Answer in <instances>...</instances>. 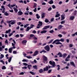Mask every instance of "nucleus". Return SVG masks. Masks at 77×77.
Wrapping results in <instances>:
<instances>
[{"label": "nucleus", "instance_id": "obj_40", "mask_svg": "<svg viewBox=\"0 0 77 77\" xmlns=\"http://www.w3.org/2000/svg\"><path fill=\"white\" fill-rule=\"evenodd\" d=\"M54 40L53 39H51V40L48 42V44H50V43H51V42H53V41Z\"/></svg>", "mask_w": 77, "mask_h": 77}, {"label": "nucleus", "instance_id": "obj_17", "mask_svg": "<svg viewBox=\"0 0 77 77\" xmlns=\"http://www.w3.org/2000/svg\"><path fill=\"white\" fill-rule=\"evenodd\" d=\"M61 20H63L65 19V16L64 15H61Z\"/></svg>", "mask_w": 77, "mask_h": 77}, {"label": "nucleus", "instance_id": "obj_23", "mask_svg": "<svg viewBox=\"0 0 77 77\" xmlns=\"http://www.w3.org/2000/svg\"><path fill=\"white\" fill-rule=\"evenodd\" d=\"M43 71H44V70H43V69H40L39 70V72L40 73H42Z\"/></svg>", "mask_w": 77, "mask_h": 77}, {"label": "nucleus", "instance_id": "obj_43", "mask_svg": "<svg viewBox=\"0 0 77 77\" xmlns=\"http://www.w3.org/2000/svg\"><path fill=\"white\" fill-rule=\"evenodd\" d=\"M6 68L5 66H3L2 67V69H5Z\"/></svg>", "mask_w": 77, "mask_h": 77}, {"label": "nucleus", "instance_id": "obj_12", "mask_svg": "<svg viewBox=\"0 0 77 77\" xmlns=\"http://www.w3.org/2000/svg\"><path fill=\"white\" fill-rule=\"evenodd\" d=\"M38 54V51H35L34 54L33 55V56H36Z\"/></svg>", "mask_w": 77, "mask_h": 77}, {"label": "nucleus", "instance_id": "obj_64", "mask_svg": "<svg viewBox=\"0 0 77 77\" xmlns=\"http://www.w3.org/2000/svg\"><path fill=\"white\" fill-rule=\"evenodd\" d=\"M19 75H24V72H21L19 74Z\"/></svg>", "mask_w": 77, "mask_h": 77}, {"label": "nucleus", "instance_id": "obj_47", "mask_svg": "<svg viewBox=\"0 0 77 77\" xmlns=\"http://www.w3.org/2000/svg\"><path fill=\"white\" fill-rule=\"evenodd\" d=\"M0 62L2 63H3V65L5 64V62H4V61H3V60H1L0 61Z\"/></svg>", "mask_w": 77, "mask_h": 77}, {"label": "nucleus", "instance_id": "obj_27", "mask_svg": "<svg viewBox=\"0 0 77 77\" xmlns=\"http://www.w3.org/2000/svg\"><path fill=\"white\" fill-rule=\"evenodd\" d=\"M22 61V62H28V61L27 59H24Z\"/></svg>", "mask_w": 77, "mask_h": 77}, {"label": "nucleus", "instance_id": "obj_52", "mask_svg": "<svg viewBox=\"0 0 77 77\" xmlns=\"http://www.w3.org/2000/svg\"><path fill=\"white\" fill-rule=\"evenodd\" d=\"M15 37H16V38H19V37H20V35L19 34H17L15 36Z\"/></svg>", "mask_w": 77, "mask_h": 77}, {"label": "nucleus", "instance_id": "obj_10", "mask_svg": "<svg viewBox=\"0 0 77 77\" xmlns=\"http://www.w3.org/2000/svg\"><path fill=\"white\" fill-rule=\"evenodd\" d=\"M75 18V17L74 16H71L69 18L70 20H71V21H73L74 20V19Z\"/></svg>", "mask_w": 77, "mask_h": 77}, {"label": "nucleus", "instance_id": "obj_5", "mask_svg": "<svg viewBox=\"0 0 77 77\" xmlns=\"http://www.w3.org/2000/svg\"><path fill=\"white\" fill-rule=\"evenodd\" d=\"M45 49L47 51H49L50 49V47L48 45H47L45 47Z\"/></svg>", "mask_w": 77, "mask_h": 77}, {"label": "nucleus", "instance_id": "obj_15", "mask_svg": "<svg viewBox=\"0 0 77 77\" xmlns=\"http://www.w3.org/2000/svg\"><path fill=\"white\" fill-rule=\"evenodd\" d=\"M47 32V30H43L41 32V33L42 34L43 33H46Z\"/></svg>", "mask_w": 77, "mask_h": 77}, {"label": "nucleus", "instance_id": "obj_3", "mask_svg": "<svg viewBox=\"0 0 77 77\" xmlns=\"http://www.w3.org/2000/svg\"><path fill=\"white\" fill-rule=\"evenodd\" d=\"M8 23H10L11 25H14L16 23V21L15 20H11L8 21H7Z\"/></svg>", "mask_w": 77, "mask_h": 77}, {"label": "nucleus", "instance_id": "obj_2", "mask_svg": "<svg viewBox=\"0 0 77 77\" xmlns=\"http://www.w3.org/2000/svg\"><path fill=\"white\" fill-rule=\"evenodd\" d=\"M49 63L50 65L52 66L51 68H54L56 66V64H55V62L51 61H50L49 62Z\"/></svg>", "mask_w": 77, "mask_h": 77}, {"label": "nucleus", "instance_id": "obj_36", "mask_svg": "<svg viewBox=\"0 0 77 77\" xmlns=\"http://www.w3.org/2000/svg\"><path fill=\"white\" fill-rule=\"evenodd\" d=\"M25 57H26L27 58H28V59H32V57L30 56H25Z\"/></svg>", "mask_w": 77, "mask_h": 77}, {"label": "nucleus", "instance_id": "obj_46", "mask_svg": "<svg viewBox=\"0 0 77 77\" xmlns=\"http://www.w3.org/2000/svg\"><path fill=\"white\" fill-rule=\"evenodd\" d=\"M23 56L25 57H26V55H27V54L24 52H23Z\"/></svg>", "mask_w": 77, "mask_h": 77}, {"label": "nucleus", "instance_id": "obj_30", "mask_svg": "<svg viewBox=\"0 0 77 77\" xmlns=\"http://www.w3.org/2000/svg\"><path fill=\"white\" fill-rule=\"evenodd\" d=\"M30 27L29 26L27 27L26 29V32L29 31V30H30Z\"/></svg>", "mask_w": 77, "mask_h": 77}, {"label": "nucleus", "instance_id": "obj_32", "mask_svg": "<svg viewBox=\"0 0 77 77\" xmlns=\"http://www.w3.org/2000/svg\"><path fill=\"white\" fill-rule=\"evenodd\" d=\"M60 16V14H58L55 15V17H56V18H57L58 17H59Z\"/></svg>", "mask_w": 77, "mask_h": 77}, {"label": "nucleus", "instance_id": "obj_29", "mask_svg": "<svg viewBox=\"0 0 77 77\" xmlns=\"http://www.w3.org/2000/svg\"><path fill=\"white\" fill-rule=\"evenodd\" d=\"M29 11H26V12L25 13L24 15H29Z\"/></svg>", "mask_w": 77, "mask_h": 77}, {"label": "nucleus", "instance_id": "obj_4", "mask_svg": "<svg viewBox=\"0 0 77 77\" xmlns=\"http://www.w3.org/2000/svg\"><path fill=\"white\" fill-rule=\"evenodd\" d=\"M15 46H14L9 48L8 50L9 53H12V49H15Z\"/></svg>", "mask_w": 77, "mask_h": 77}, {"label": "nucleus", "instance_id": "obj_7", "mask_svg": "<svg viewBox=\"0 0 77 77\" xmlns=\"http://www.w3.org/2000/svg\"><path fill=\"white\" fill-rule=\"evenodd\" d=\"M43 62L44 63H45V62L44 61H45V62H47V57L44 55H43Z\"/></svg>", "mask_w": 77, "mask_h": 77}, {"label": "nucleus", "instance_id": "obj_33", "mask_svg": "<svg viewBox=\"0 0 77 77\" xmlns=\"http://www.w3.org/2000/svg\"><path fill=\"white\" fill-rule=\"evenodd\" d=\"M4 15H5V16H8V15H9V14L7 13V12H5L4 13Z\"/></svg>", "mask_w": 77, "mask_h": 77}, {"label": "nucleus", "instance_id": "obj_53", "mask_svg": "<svg viewBox=\"0 0 77 77\" xmlns=\"http://www.w3.org/2000/svg\"><path fill=\"white\" fill-rule=\"evenodd\" d=\"M58 36L59 37H60V38H62V35H61V34H59L58 35Z\"/></svg>", "mask_w": 77, "mask_h": 77}, {"label": "nucleus", "instance_id": "obj_57", "mask_svg": "<svg viewBox=\"0 0 77 77\" xmlns=\"http://www.w3.org/2000/svg\"><path fill=\"white\" fill-rule=\"evenodd\" d=\"M5 44H8V40H6L5 41Z\"/></svg>", "mask_w": 77, "mask_h": 77}, {"label": "nucleus", "instance_id": "obj_35", "mask_svg": "<svg viewBox=\"0 0 77 77\" xmlns=\"http://www.w3.org/2000/svg\"><path fill=\"white\" fill-rule=\"evenodd\" d=\"M60 23L61 24H63L65 23V20H64L62 21Z\"/></svg>", "mask_w": 77, "mask_h": 77}, {"label": "nucleus", "instance_id": "obj_49", "mask_svg": "<svg viewBox=\"0 0 77 77\" xmlns=\"http://www.w3.org/2000/svg\"><path fill=\"white\" fill-rule=\"evenodd\" d=\"M15 6H16V4H13V5H11V7L12 8H13V7H15Z\"/></svg>", "mask_w": 77, "mask_h": 77}, {"label": "nucleus", "instance_id": "obj_1", "mask_svg": "<svg viewBox=\"0 0 77 77\" xmlns=\"http://www.w3.org/2000/svg\"><path fill=\"white\" fill-rule=\"evenodd\" d=\"M65 40V39L64 38H61L60 39H56L52 43V44H55L56 42H60V41H61V42H64V41Z\"/></svg>", "mask_w": 77, "mask_h": 77}, {"label": "nucleus", "instance_id": "obj_13", "mask_svg": "<svg viewBox=\"0 0 77 77\" xmlns=\"http://www.w3.org/2000/svg\"><path fill=\"white\" fill-rule=\"evenodd\" d=\"M69 57H70V55H69L67 58L65 60L66 61H69Z\"/></svg>", "mask_w": 77, "mask_h": 77}, {"label": "nucleus", "instance_id": "obj_45", "mask_svg": "<svg viewBox=\"0 0 77 77\" xmlns=\"http://www.w3.org/2000/svg\"><path fill=\"white\" fill-rule=\"evenodd\" d=\"M33 67L34 69H37V66H33Z\"/></svg>", "mask_w": 77, "mask_h": 77}, {"label": "nucleus", "instance_id": "obj_62", "mask_svg": "<svg viewBox=\"0 0 77 77\" xmlns=\"http://www.w3.org/2000/svg\"><path fill=\"white\" fill-rule=\"evenodd\" d=\"M12 35H13V33H12L10 34L9 35V37H11V36H12Z\"/></svg>", "mask_w": 77, "mask_h": 77}, {"label": "nucleus", "instance_id": "obj_19", "mask_svg": "<svg viewBox=\"0 0 77 77\" xmlns=\"http://www.w3.org/2000/svg\"><path fill=\"white\" fill-rule=\"evenodd\" d=\"M54 3L53 1V0H51L49 2H48V3L49 4H50V5H51V4H53Z\"/></svg>", "mask_w": 77, "mask_h": 77}, {"label": "nucleus", "instance_id": "obj_20", "mask_svg": "<svg viewBox=\"0 0 77 77\" xmlns=\"http://www.w3.org/2000/svg\"><path fill=\"white\" fill-rule=\"evenodd\" d=\"M70 64L72 66H73L74 67H75V64H74V63L73 62H71L70 63Z\"/></svg>", "mask_w": 77, "mask_h": 77}, {"label": "nucleus", "instance_id": "obj_56", "mask_svg": "<svg viewBox=\"0 0 77 77\" xmlns=\"http://www.w3.org/2000/svg\"><path fill=\"white\" fill-rule=\"evenodd\" d=\"M17 24L19 26H20V24H21V23L20 22H17Z\"/></svg>", "mask_w": 77, "mask_h": 77}, {"label": "nucleus", "instance_id": "obj_25", "mask_svg": "<svg viewBox=\"0 0 77 77\" xmlns=\"http://www.w3.org/2000/svg\"><path fill=\"white\" fill-rule=\"evenodd\" d=\"M36 17L37 19H39V18H40V16H39V14H36Z\"/></svg>", "mask_w": 77, "mask_h": 77}, {"label": "nucleus", "instance_id": "obj_31", "mask_svg": "<svg viewBox=\"0 0 77 77\" xmlns=\"http://www.w3.org/2000/svg\"><path fill=\"white\" fill-rule=\"evenodd\" d=\"M67 55H68L67 54H64L63 55V58H65V57H66L67 56Z\"/></svg>", "mask_w": 77, "mask_h": 77}, {"label": "nucleus", "instance_id": "obj_54", "mask_svg": "<svg viewBox=\"0 0 77 77\" xmlns=\"http://www.w3.org/2000/svg\"><path fill=\"white\" fill-rule=\"evenodd\" d=\"M53 32H54V31H53V30L49 31V32L50 33H53Z\"/></svg>", "mask_w": 77, "mask_h": 77}, {"label": "nucleus", "instance_id": "obj_59", "mask_svg": "<svg viewBox=\"0 0 77 77\" xmlns=\"http://www.w3.org/2000/svg\"><path fill=\"white\" fill-rule=\"evenodd\" d=\"M77 14V11L75 10V13H74V15H76Z\"/></svg>", "mask_w": 77, "mask_h": 77}, {"label": "nucleus", "instance_id": "obj_60", "mask_svg": "<svg viewBox=\"0 0 77 77\" xmlns=\"http://www.w3.org/2000/svg\"><path fill=\"white\" fill-rule=\"evenodd\" d=\"M22 68V69H27V68L26 66H24V67H23Z\"/></svg>", "mask_w": 77, "mask_h": 77}, {"label": "nucleus", "instance_id": "obj_18", "mask_svg": "<svg viewBox=\"0 0 77 77\" xmlns=\"http://www.w3.org/2000/svg\"><path fill=\"white\" fill-rule=\"evenodd\" d=\"M57 55L58 56H59V57H62V54L60 52L58 53Z\"/></svg>", "mask_w": 77, "mask_h": 77}, {"label": "nucleus", "instance_id": "obj_26", "mask_svg": "<svg viewBox=\"0 0 77 77\" xmlns=\"http://www.w3.org/2000/svg\"><path fill=\"white\" fill-rule=\"evenodd\" d=\"M56 42L55 43V44H56V45H59V44H60V45H62V43L60 42Z\"/></svg>", "mask_w": 77, "mask_h": 77}, {"label": "nucleus", "instance_id": "obj_44", "mask_svg": "<svg viewBox=\"0 0 77 77\" xmlns=\"http://www.w3.org/2000/svg\"><path fill=\"white\" fill-rule=\"evenodd\" d=\"M1 8H2L3 9V11L5 10V6L3 5H2L1 6Z\"/></svg>", "mask_w": 77, "mask_h": 77}, {"label": "nucleus", "instance_id": "obj_14", "mask_svg": "<svg viewBox=\"0 0 77 77\" xmlns=\"http://www.w3.org/2000/svg\"><path fill=\"white\" fill-rule=\"evenodd\" d=\"M62 27H63V26L62 25H60L58 26V29H59V30H60L62 28Z\"/></svg>", "mask_w": 77, "mask_h": 77}, {"label": "nucleus", "instance_id": "obj_41", "mask_svg": "<svg viewBox=\"0 0 77 77\" xmlns=\"http://www.w3.org/2000/svg\"><path fill=\"white\" fill-rule=\"evenodd\" d=\"M29 73L30 74H32V75H35V73H34L33 72L30 71V72H29Z\"/></svg>", "mask_w": 77, "mask_h": 77}, {"label": "nucleus", "instance_id": "obj_16", "mask_svg": "<svg viewBox=\"0 0 77 77\" xmlns=\"http://www.w3.org/2000/svg\"><path fill=\"white\" fill-rule=\"evenodd\" d=\"M23 14V13L21 11H19L18 12V15H22Z\"/></svg>", "mask_w": 77, "mask_h": 77}, {"label": "nucleus", "instance_id": "obj_37", "mask_svg": "<svg viewBox=\"0 0 77 77\" xmlns=\"http://www.w3.org/2000/svg\"><path fill=\"white\" fill-rule=\"evenodd\" d=\"M33 27H35V26H34L33 24H31L30 25V26L29 27L30 28V29H32V28H33Z\"/></svg>", "mask_w": 77, "mask_h": 77}, {"label": "nucleus", "instance_id": "obj_48", "mask_svg": "<svg viewBox=\"0 0 77 77\" xmlns=\"http://www.w3.org/2000/svg\"><path fill=\"white\" fill-rule=\"evenodd\" d=\"M37 5V4H36V3H34V5L33 6V8H36V7Z\"/></svg>", "mask_w": 77, "mask_h": 77}, {"label": "nucleus", "instance_id": "obj_38", "mask_svg": "<svg viewBox=\"0 0 77 77\" xmlns=\"http://www.w3.org/2000/svg\"><path fill=\"white\" fill-rule=\"evenodd\" d=\"M44 15H45V13H42V18H44Z\"/></svg>", "mask_w": 77, "mask_h": 77}, {"label": "nucleus", "instance_id": "obj_21", "mask_svg": "<svg viewBox=\"0 0 77 77\" xmlns=\"http://www.w3.org/2000/svg\"><path fill=\"white\" fill-rule=\"evenodd\" d=\"M13 9H14V11H15V13H17L18 12V10L15 7H14L13 8Z\"/></svg>", "mask_w": 77, "mask_h": 77}, {"label": "nucleus", "instance_id": "obj_22", "mask_svg": "<svg viewBox=\"0 0 77 77\" xmlns=\"http://www.w3.org/2000/svg\"><path fill=\"white\" fill-rule=\"evenodd\" d=\"M12 57H13V56H12L11 57H10L9 58V59H8V62H9V63H10L11 62V61Z\"/></svg>", "mask_w": 77, "mask_h": 77}, {"label": "nucleus", "instance_id": "obj_11", "mask_svg": "<svg viewBox=\"0 0 77 77\" xmlns=\"http://www.w3.org/2000/svg\"><path fill=\"white\" fill-rule=\"evenodd\" d=\"M49 27H50V26L49 25L45 26L42 29V30H46V29H49Z\"/></svg>", "mask_w": 77, "mask_h": 77}, {"label": "nucleus", "instance_id": "obj_51", "mask_svg": "<svg viewBox=\"0 0 77 77\" xmlns=\"http://www.w3.org/2000/svg\"><path fill=\"white\" fill-rule=\"evenodd\" d=\"M8 6L9 8H10V9H12V8H11V4H9L8 5Z\"/></svg>", "mask_w": 77, "mask_h": 77}, {"label": "nucleus", "instance_id": "obj_34", "mask_svg": "<svg viewBox=\"0 0 77 77\" xmlns=\"http://www.w3.org/2000/svg\"><path fill=\"white\" fill-rule=\"evenodd\" d=\"M27 43V41L26 40H23L22 41V44H26Z\"/></svg>", "mask_w": 77, "mask_h": 77}, {"label": "nucleus", "instance_id": "obj_61", "mask_svg": "<svg viewBox=\"0 0 77 77\" xmlns=\"http://www.w3.org/2000/svg\"><path fill=\"white\" fill-rule=\"evenodd\" d=\"M52 7L53 9H55V8H56V6L54 5H53Z\"/></svg>", "mask_w": 77, "mask_h": 77}, {"label": "nucleus", "instance_id": "obj_42", "mask_svg": "<svg viewBox=\"0 0 77 77\" xmlns=\"http://www.w3.org/2000/svg\"><path fill=\"white\" fill-rule=\"evenodd\" d=\"M45 22L46 23H48V19H45Z\"/></svg>", "mask_w": 77, "mask_h": 77}, {"label": "nucleus", "instance_id": "obj_50", "mask_svg": "<svg viewBox=\"0 0 77 77\" xmlns=\"http://www.w3.org/2000/svg\"><path fill=\"white\" fill-rule=\"evenodd\" d=\"M33 11L34 12H36V11H37V8H35L33 10Z\"/></svg>", "mask_w": 77, "mask_h": 77}, {"label": "nucleus", "instance_id": "obj_39", "mask_svg": "<svg viewBox=\"0 0 77 77\" xmlns=\"http://www.w3.org/2000/svg\"><path fill=\"white\" fill-rule=\"evenodd\" d=\"M27 67L28 69H30V67H32V65H28Z\"/></svg>", "mask_w": 77, "mask_h": 77}, {"label": "nucleus", "instance_id": "obj_24", "mask_svg": "<svg viewBox=\"0 0 77 77\" xmlns=\"http://www.w3.org/2000/svg\"><path fill=\"white\" fill-rule=\"evenodd\" d=\"M75 35H76V36H77V32H75L73 34H72V36H73V37H74V36H75Z\"/></svg>", "mask_w": 77, "mask_h": 77}, {"label": "nucleus", "instance_id": "obj_63", "mask_svg": "<svg viewBox=\"0 0 77 77\" xmlns=\"http://www.w3.org/2000/svg\"><path fill=\"white\" fill-rule=\"evenodd\" d=\"M13 54H17V51H14L13 52Z\"/></svg>", "mask_w": 77, "mask_h": 77}, {"label": "nucleus", "instance_id": "obj_8", "mask_svg": "<svg viewBox=\"0 0 77 77\" xmlns=\"http://www.w3.org/2000/svg\"><path fill=\"white\" fill-rule=\"evenodd\" d=\"M48 70V66H46V67L43 68V71H47Z\"/></svg>", "mask_w": 77, "mask_h": 77}, {"label": "nucleus", "instance_id": "obj_28", "mask_svg": "<svg viewBox=\"0 0 77 77\" xmlns=\"http://www.w3.org/2000/svg\"><path fill=\"white\" fill-rule=\"evenodd\" d=\"M4 57V55L2 54H1V57H0V59H2V58Z\"/></svg>", "mask_w": 77, "mask_h": 77}, {"label": "nucleus", "instance_id": "obj_9", "mask_svg": "<svg viewBox=\"0 0 77 77\" xmlns=\"http://www.w3.org/2000/svg\"><path fill=\"white\" fill-rule=\"evenodd\" d=\"M11 29H9L8 30H6L5 32V34H8V33H11Z\"/></svg>", "mask_w": 77, "mask_h": 77}, {"label": "nucleus", "instance_id": "obj_6", "mask_svg": "<svg viewBox=\"0 0 77 77\" xmlns=\"http://www.w3.org/2000/svg\"><path fill=\"white\" fill-rule=\"evenodd\" d=\"M38 23H39L38 24V26L37 27V29H39L40 26H42V22L41 21H39Z\"/></svg>", "mask_w": 77, "mask_h": 77}, {"label": "nucleus", "instance_id": "obj_55", "mask_svg": "<svg viewBox=\"0 0 77 77\" xmlns=\"http://www.w3.org/2000/svg\"><path fill=\"white\" fill-rule=\"evenodd\" d=\"M51 9H52V8L51 7H50L48 9V11H51Z\"/></svg>", "mask_w": 77, "mask_h": 77}, {"label": "nucleus", "instance_id": "obj_58", "mask_svg": "<svg viewBox=\"0 0 77 77\" xmlns=\"http://www.w3.org/2000/svg\"><path fill=\"white\" fill-rule=\"evenodd\" d=\"M23 64L25 66H27L28 65V64L26 63H23Z\"/></svg>", "mask_w": 77, "mask_h": 77}]
</instances>
